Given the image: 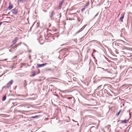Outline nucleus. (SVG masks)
Here are the masks:
<instances>
[{
  "label": "nucleus",
  "mask_w": 132,
  "mask_h": 132,
  "mask_svg": "<svg viewBox=\"0 0 132 132\" xmlns=\"http://www.w3.org/2000/svg\"><path fill=\"white\" fill-rule=\"evenodd\" d=\"M73 121H75L74 120H73Z\"/></svg>",
  "instance_id": "nucleus-36"
},
{
  "label": "nucleus",
  "mask_w": 132,
  "mask_h": 132,
  "mask_svg": "<svg viewBox=\"0 0 132 132\" xmlns=\"http://www.w3.org/2000/svg\"><path fill=\"white\" fill-rule=\"evenodd\" d=\"M38 71H39V72H40V70H38Z\"/></svg>",
  "instance_id": "nucleus-34"
},
{
  "label": "nucleus",
  "mask_w": 132,
  "mask_h": 132,
  "mask_svg": "<svg viewBox=\"0 0 132 132\" xmlns=\"http://www.w3.org/2000/svg\"><path fill=\"white\" fill-rule=\"evenodd\" d=\"M77 125H78V124Z\"/></svg>",
  "instance_id": "nucleus-41"
},
{
  "label": "nucleus",
  "mask_w": 132,
  "mask_h": 132,
  "mask_svg": "<svg viewBox=\"0 0 132 132\" xmlns=\"http://www.w3.org/2000/svg\"><path fill=\"white\" fill-rule=\"evenodd\" d=\"M128 122V120H121L120 123H127Z\"/></svg>",
  "instance_id": "nucleus-8"
},
{
  "label": "nucleus",
  "mask_w": 132,
  "mask_h": 132,
  "mask_svg": "<svg viewBox=\"0 0 132 132\" xmlns=\"http://www.w3.org/2000/svg\"><path fill=\"white\" fill-rule=\"evenodd\" d=\"M17 105V104H16V105Z\"/></svg>",
  "instance_id": "nucleus-39"
},
{
  "label": "nucleus",
  "mask_w": 132,
  "mask_h": 132,
  "mask_svg": "<svg viewBox=\"0 0 132 132\" xmlns=\"http://www.w3.org/2000/svg\"><path fill=\"white\" fill-rule=\"evenodd\" d=\"M102 69L104 70V68H102Z\"/></svg>",
  "instance_id": "nucleus-38"
},
{
  "label": "nucleus",
  "mask_w": 132,
  "mask_h": 132,
  "mask_svg": "<svg viewBox=\"0 0 132 132\" xmlns=\"http://www.w3.org/2000/svg\"><path fill=\"white\" fill-rule=\"evenodd\" d=\"M47 63H43L42 64H37V67L38 68H40L42 67H44L45 65H47Z\"/></svg>",
  "instance_id": "nucleus-7"
},
{
  "label": "nucleus",
  "mask_w": 132,
  "mask_h": 132,
  "mask_svg": "<svg viewBox=\"0 0 132 132\" xmlns=\"http://www.w3.org/2000/svg\"><path fill=\"white\" fill-rule=\"evenodd\" d=\"M107 70H108L107 69H106V70H105V71H106Z\"/></svg>",
  "instance_id": "nucleus-32"
},
{
  "label": "nucleus",
  "mask_w": 132,
  "mask_h": 132,
  "mask_svg": "<svg viewBox=\"0 0 132 132\" xmlns=\"http://www.w3.org/2000/svg\"><path fill=\"white\" fill-rule=\"evenodd\" d=\"M16 96H23V97H24V95H16Z\"/></svg>",
  "instance_id": "nucleus-20"
},
{
  "label": "nucleus",
  "mask_w": 132,
  "mask_h": 132,
  "mask_svg": "<svg viewBox=\"0 0 132 132\" xmlns=\"http://www.w3.org/2000/svg\"><path fill=\"white\" fill-rule=\"evenodd\" d=\"M83 27L81 28L79 30H78L77 31L78 33H79L82 31L83 30Z\"/></svg>",
  "instance_id": "nucleus-14"
},
{
  "label": "nucleus",
  "mask_w": 132,
  "mask_h": 132,
  "mask_svg": "<svg viewBox=\"0 0 132 132\" xmlns=\"http://www.w3.org/2000/svg\"><path fill=\"white\" fill-rule=\"evenodd\" d=\"M12 12L13 14H16L17 13L18 11L17 9H15L12 10Z\"/></svg>",
  "instance_id": "nucleus-6"
},
{
  "label": "nucleus",
  "mask_w": 132,
  "mask_h": 132,
  "mask_svg": "<svg viewBox=\"0 0 132 132\" xmlns=\"http://www.w3.org/2000/svg\"><path fill=\"white\" fill-rule=\"evenodd\" d=\"M78 19V20L79 21H80V20H79V19Z\"/></svg>",
  "instance_id": "nucleus-31"
},
{
  "label": "nucleus",
  "mask_w": 132,
  "mask_h": 132,
  "mask_svg": "<svg viewBox=\"0 0 132 132\" xmlns=\"http://www.w3.org/2000/svg\"><path fill=\"white\" fill-rule=\"evenodd\" d=\"M32 75L30 76H34L36 75V72L35 71H34L32 72H31Z\"/></svg>",
  "instance_id": "nucleus-10"
},
{
  "label": "nucleus",
  "mask_w": 132,
  "mask_h": 132,
  "mask_svg": "<svg viewBox=\"0 0 132 132\" xmlns=\"http://www.w3.org/2000/svg\"><path fill=\"white\" fill-rule=\"evenodd\" d=\"M93 41L95 42H97V40H93Z\"/></svg>",
  "instance_id": "nucleus-26"
},
{
  "label": "nucleus",
  "mask_w": 132,
  "mask_h": 132,
  "mask_svg": "<svg viewBox=\"0 0 132 132\" xmlns=\"http://www.w3.org/2000/svg\"><path fill=\"white\" fill-rule=\"evenodd\" d=\"M107 72H109V71H107Z\"/></svg>",
  "instance_id": "nucleus-37"
},
{
  "label": "nucleus",
  "mask_w": 132,
  "mask_h": 132,
  "mask_svg": "<svg viewBox=\"0 0 132 132\" xmlns=\"http://www.w3.org/2000/svg\"><path fill=\"white\" fill-rule=\"evenodd\" d=\"M96 43H98L99 45H100V44H101V43L100 42L97 41V42H96Z\"/></svg>",
  "instance_id": "nucleus-21"
},
{
  "label": "nucleus",
  "mask_w": 132,
  "mask_h": 132,
  "mask_svg": "<svg viewBox=\"0 0 132 132\" xmlns=\"http://www.w3.org/2000/svg\"><path fill=\"white\" fill-rule=\"evenodd\" d=\"M85 7H84L82 8L81 10V11L82 12H83L85 10Z\"/></svg>",
  "instance_id": "nucleus-18"
},
{
  "label": "nucleus",
  "mask_w": 132,
  "mask_h": 132,
  "mask_svg": "<svg viewBox=\"0 0 132 132\" xmlns=\"http://www.w3.org/2000/svg\"><path fill=\"white\" fill-rule=\"evenodd\" d=\"M64 2L65 1L64 0H62L59 2L58 5V9H61L62 5L63 4H64Z\"/></svg>",
  "instance_id": "nucleus-2"
},
{
  "label": "nucleus",
  "mask_w": 132,
  "mask_h": 132,
  "mask_svg": "<svg viewBox=\"0 0 132 132\" xmlns=\"http://www.w3.org/2000/svg\"><path fill=\"white\" fill-rule=\"evenodd\" d=\"M97 52V51L96 50H94H94L93 52V53L92 54V55H93V53L94 52Z\"/></svg>",
  "instance_id": "nucleus-19"
},
{
  "label": "nucleus",
  "mask_w": 132,
  "mask_h": 132,
  "mask_svg": "<svg viewBox=\"0 0 132 132\" xmlns=\"http://www.w3.org/2000/svg\"><path fill=\"white\" fill-rule=\"evenodd\" d=\"M7 60V59H5V60Z\"/></svg>",
  "instance_id": "nucleus-33"
},
{
  "label": "nucleus",
  "mask_w": 132,
  "mask_h": 132,
  "mask_svg": "<svg viewBox=\"0 0 132 132\" xmlns=\"http://www.w3.org/2000/svg\"><path fill=\"white\" fill-rule=\"evenodd\" d=\"M13 7V5L10 3H9V6L7 8V9L10 10L12 9Z\"/></svg>",
  "instance_id": "nucleus-9"
},
{
  "label": "nucleus",
  "mask_w": 132,
  "mask_h": 132,
  "mask_svg": "<svg viewBox=\"0 0 132 132\" xmlns=\"http://www.w3.org/2000/svg\"><path fill=\"white\" fill-rule=\"evenodd\" d=\"M13 103V104H14V103Z\"/></svg>",
  "instance_id": "nucleus-35"
},
{
  "label": "nucleus",
  "mask_w": 132,
  "mask_h": 132,
  "mask_svg": "<svg viewBox=\"0 0 132 132\" xmlns=\"http://www.w3.org/2000/svg\"><path fill=\"white\" fill-rule=\"evenodd\" d=\"M97 128V127H95L94 126H92L90 130V132H95Z\"/></svg>",
  "instance_id": "nucleus-1"
},
{
  "label": "nucleus",
  "mask_w": 132,
  "mask_h": 132,
  "mask_svg": "<svg viewBox=\"0 0 132 132\" xmlns=\"http://www.w3.org/2000/svg\"><path fill=\"white\" fill-rule=\"evenodd\" d=\"M128 55L130 56H131V54H130V53H128Z\"/></svg>",
  "instance_id": "nucleus-24"
},
{
  "label": "nucleus",
  "mask_w": 132,
  "mask_h": 132,
  "mask_svg": "<svg viewBox=\"0 0 132 132\" xmlns=\"http://www.w3.org/2000/svg\"><path fill=\"white\" fill-rule=\"evenodd\" d=\"M102 86V85H100L98 86V89H99L100 88H101V87Z\"/></svg>",
  "instance_id": "nucleus-22"
},
{
  "label": "nucleus",
  "mask_w": 132,
  "mask_h": 132,
  "mask_svg": "<svg viewBox=\"0 0 132 132\" xmlns=\"http://www.w3.org/2000/svg\"><path fill=\"white\" fill-rule=\"evenodd\" d=\"M39 116H33L32 117V118H37Z\"/></svg>",
  "instance_id": "nucleus-17"
},
{
  "label": "nucleus",
  "mask_w": 132,
  "mask_h": 132,
  "mask_svg": "<svg viewBox=\"0 0 132 132\" xmlns=\"http://www.w3.org/2000/svg\"><path fill=\"white\" fill-rule=\"evenodd\" d=\"M89 3L88 2H87V3H86L85 4L84 6V7H87L88 5H89Z\"/></svg>",
  "instance_id": "nucleus-12"
},
{
  "label": "nucleus",
  "mask_w": 132,
  "mask_h": 132,
  "mask_svg": "<svg viewBox=\"0 0 132 132\" xmlns=\"http://www.w3.org/2000/svg\"><path fill=\"white\" fill-rule=\"evenodd\" d=\"M83 27L81 28L79 30H78L77 31L78 33H79L82 31L83 30Z\"/></svg>",
  "instance_id": "nucleus-13"
},
{
  "label": "nucleus",
  "mask_w": 132,
  "mask_h": 132,
  "mask_svg": "<svg viewBox=\"0 0 132 132\" xmlns=\"http://www.w3.org/2000/svg\"><path fill=\"white\" fill-rule=\"evenodd\" d=\"M13 83V80H11L10 82H9L7 84V85L6 87L7 88H8L10 87L12 85Z\"/></svg>",
  "instance_id": "nucleus-5"
},
{
  "label": "nucleus",
  "mask_w": 132,
  "mask_h": 132,
  "mask_svg": "<svg viewBox=\"0 0 132 132\" xmlns=\"http://www.w3.org/2000/svg\"><path fill=\"white\" fill-rule=\"evenodd\" d=\"M0 61H1V60H0Z\"/></svg>",
  "instance_id": "nucleus-42"
},
{
  "label": "nucleus",
  "mask_w": 132,
  "mask_h": 132,
  "mask_svg": "<svg viewBox=\"0 0 132 132\" xmlns=\"http://www.w3.org/2000/svg\"><path fill=\"white\" fill-rule=\"evenodd\" d=\"M2 22H0V26H1V24H2Z\"/></svg>",
  "instance_id": "nucleus-27"
},
{
  "label": "nucleus",
  "mask_w": 132,
  "mask_h": 132,
  "mask_svg": "<svg viewBox=\"0 0 132 132\" xmlns=\"http://www.w3.org/2000/svg\"><path fill=\"white\" fill-rule=\"evenodd\" d=\"M98 14V13H97L95 15V16H97Z\"/></svg>",
  "instance_id": "nucleus-28"
},
{
  "label": "nucleus",
  "mask_w": 132,
  "mask_h": 132,
  "mask_svg": "<svg viewBox=\"0 0 132 132\" xmlns=\"http://www.w3.org/2000/svg\"><path fill=\"white\" fill-rule=\"evenodd\" d=\"M121 112V110H120L116 114V115L117 116H118L119 114L120 113V112Z\"/></svg>",
  "instance_id": "nucleus-16"
},
{
  "label": "nucleus",
  "mask_w": 132,
  "mask_h": 132,
  "mask_svg": "<svg viewBox=\"0 0 132 132\" xmlns=\"http://www.w3.org/2000/svg\"><path fill=\"white\" fill-rule=\"evenodd\" d=\"M82 20H81V22L82 21Z\"/></svg>",
  "instance_id": "nucleus-40"
},
{
  "label": "nucleus",
  "mask_w": 132,
  "mask_h": 132,
  "mask_svg": "<svg viewBox=\"0 0 132 132\" xmlns=\"http://www.w3.org/2000/svg\"><path fill=\"white\" fill-rule=\"evenodd\" d=\"M60 15V17H61V13H60L59 14V15Z\"/></svg>",
  "instance_id": "nucleus-25"
},
{
  "label": "nucleus",
  "mask_w": 132,
  "mask_h": 132,
  "mask_svg": "<svg viewBox=\"0 0 132 132\" xmlns=\"http://www.w3.org/2000/svg\"><path fill=\"white\" fill-rule=\"evenodd\" d=\"M18 39L19 38L17 37L14 38V39L12 41V42L13 45L15 44L16 43Z\"/></svg>",
  "instance_id": "nucleus-3"
},
{
  "label": "nucleus",
  "mask_w": 132,
  "mask_h": 132,
  "mask_svg": "<svg viewBox=\"0 0 132 132\" xmlns=\"http://www.w3.org/2000/svg\"><path fill=\"white\" fill-rule=\"evenodd\" d=\"M125 15V13H123L121 15V17H120L119 21L121 22L123 21V19L124 17V16Z\"/></svg>",
  "instance_id": "nucleus-4"
},
{
  "label": "nucleus",
  "mask_w": 132,
  "mask_h": 132,
  "mask_svg": "<svg viewBox=\"0 0 132 132\" xmlns=\"http://www.w3.org/2000/svg\"><path fill=\"white\" fill-rule=\"evenodd\" d=\"M28 1V0H19L18 1L22 2H24L27 1Z\"/></svg>",
  "instance_id": "nucleus-11"
},
{
  "label": "nucleus",
  "mask_w": 132,
  "mask_h": 132,
  "mask_svg": "<svg viewBox=\"0 0 132 132\" xmlns=\"http://www.w3.org/2000/svg\"><path fill=\"white\" fill-rule=\"evenodd\" d=\"M120 42H121V43H123V40H120Z\"/></svg>",
  "instance_id": "nucleus-23"
},
{
  "label": "nucleus",
  "mask_w": 132,
  "mask_h": 132,
  "mask_svg": "<svg viewBox=\"0 0 132 132\" xmlns=\"http://www.w3.org/2000/svg\"><path fill=\"white\" fill-rule=\"evenodd\" d=\"M124 104H122V105L124 106Z\"/></svg>",
  "instance_id": "nucleus-30"
},
{
  "label": "nucleus",
  "mask_w": 132,
  "mask_h": 132,
  "mask_svg": "<svg viewBox=\"0 0 132 132\" xmlns=\"http://www.w3.org/2000/svg\"><path fill=\"white\" fill-rule=\"evenodd\" d=\"M6 96H4L3 98V99H2V101H4L6 99Z\"/></svg>",
  "instance_id": "nucleus-15"
},
{
  "label": "nucleus",
  "mask_w": 132,
  "mask_h": 132,
  "mask_svg": "<svg viewBox=\"0 0 132 132\" xmlns=\"http://www.w3.org/2000/svg\"><path fill=\"white\" fill-rule=\"evenodd\" d=\"M73 14V13H72V14L70 13V14H70V15H72V14Z\"/></svg>",
  "instance_id": "nucleus-29"
}]
</instances>
